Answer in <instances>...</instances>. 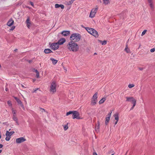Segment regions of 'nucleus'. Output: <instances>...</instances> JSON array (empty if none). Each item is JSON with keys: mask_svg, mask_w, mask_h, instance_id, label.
Wrapping results in <instances>:
<instances>
[{"mask_svg": "<svg viewBox=\"0 0 155 155\" xmlns=\"http://www.w3.org/2000/svg\"><path fill=\"white\" fill-rule=\"evenodd\" d=\"M67 47L69 50L74 52L77 51L78 49V46L77 44L73 41L70 42L68 43Z\"/></svg>", "mask_w": 155, "mask_h": 155, "instance_id": "nucleus-1", "label": "nucleus"}, {"mask_svg": "<svg viewBox=\"0 0 155 155\" xmlns=\"http://www.w3.org/2000/svg\"><path fill=\"white\" fill-rule=\"evenodd\" d=\"M71 114H72V118L73 119L76 118L78 119H81L79 112L76 111H69L67 113L66 116H68Z\"/></svg>", "mask_w": 155, "mask_h": 155, "instance_id": "nucleus-2", "label": "nucleus"}, {"mask_svg": "<svg viewBox=\"0 0 155 155\" xmlns=\"http://www.w3.org/2000/svg\"><path fill=\"white\" fill-rule=\"evenodd\" d=\"M57 84L56 81H52L50 83L49 87V91L50 93L53 94L56 92V88Z\"/></svg>", "mask_w": 155, "mask_h": 155, "instance_id": "nucleus-3", "label": "nucleus"}, {"mask_svg": "<svg viewBox=\"0 0 155 155\" xmlns=\"http://www.w3.org/2000/svg\"><path fill=\"white\" fill-rule=\"evenodd\" d=\"M81 38V35L78 33H74L72 34L71 37L70 39L72 41H78Z\"/></svg>", "mask_w": 155, "mask_h": 155, "instance_id": "nucleus-4", "label": "nucleus"}, {"mask_svg": "<svg viewBox=\"0 0 155 155\" xmlns=\"http://www.w3.org/2000/svg\"><path fill=\"white\" fill-rule=\"evenodd\" d=\"M88 32L95 37H97L98 36L97 32L93 28H88Z\"/></svg>", "mask_w": 155, "mask_h": 155, "instance_id": "nucleus-5", "label": "nucleus"}, {"mask_svg": "<svg viewBox=\"0 0 155 155\" xmlns=\"http://www.w3.org/2000/svg\"><path fill=\"white\" fill-rule=\"evenodd\" d=\"M98 8H93L91 11L89 15V17L92 18L94 17L95 14L97 12Z\"/></svg>", "mask_w": 155, "mask_h": 155, "instance_id": "nucleus-6", "label": "nucleus"}, {"mask_svg": "<svg viewBox=\"0 0 155 155\" xmlns=\"http://www.w3.org/2000/svg\"><path fill=\"white\" fill-rule=\"evenodd\" d=\"M59 45L57 43H54L50 45V47L51 49L53 50L57 49L59 48Z\"/></svg>", "mask_w": 155, "mask_h": 155, "instance_id": "nucleus-7", "label": "nucleus"}, {"mask_svg": "<svg viewBox=\"0 0 155 155\" xmlns=\"http://www.w3.org/2000/svg\"><path fill=\"white\" fill-rule=\"evenodd\" d=\"M25 140L26 139L24 137H20L16 139V142L17 143H20L25 141Z\"/></svg>", "mask_w": 155, "mask_h": 155, "instance_id": "nucleus-8", "label": "nucleus"}, {"mask_svg": "<svg viewBox=\"0 0 155 155\" xmlns=\"http://www.w3.org/2000/svg\"><path fill=\"white\" fill-rule=\"evenodd\" d=\"M112 111H110L108 115V117L106 118V120L105 121V124L106 125L107 124L110 120V118L112 113Z\"/></svg>", "mask_w": 155, "mask_h": 155, "instance_id": "nucleus-9", "label": "nucleus"}, {"mask_svg": "<svg viewBox=\"0 0 155 155\" xmlns=\"http://www.w3.org/2000/svg\"><path fill=\"white\" fill-rule=\"evenodd\" d=\"M126 98L127 101L132 102V103L134 102L136 100L133 97H126Z\"/></svg>", "mask_w": 155, "mask_h": 155, "instance_id": "nucleus-10", "label": "nucleus"}, {"mask_svg": "<svg viewBox=\"0 0 155 155\" xmlns=\"http://www.w3.org/2000/svg\"><path fill=\"white\" fill-rule=\"evenodd\" d=\"M26 23L27 24V26L28 28H30L31 25V23L30 21V18L29 17L26 20Z\"/></svg>", "mask_w": 155, "mask_h": 155, "instance_id": "nucleus-11", "label": "nucleus"}, {"mask_svg": "<svg viewBox=\"0 0 155 155\" xmlns=\"http://www.w3.org/2000/svg\"><path fill=\"white\" fill-rule=\"evenodd\" d=\"M65 41V39L64 38H61L57 42L58 45H62L64 44Z\"/></svg>", "mask_w": 155, "mask_h": 155, "instance_id": "nucleus-12", "label": "nucleus"}, {"mask_svg": "<svg viewBox=\"0 0 155 155\" xmlns=\"http://www.w3.org/2000/svg\"><path fill=\"white\" fill-rule=\"evenodd\" d=\"M14 23V21L12 18L10 19L7 23V25L9 26H11L13 25Z\"/></svg>", "mask_w": 155, "mask_h": 155, "instance_id": "nucleus-13", "label": "nucleus"}, {"mask_svg": "<svg viewBox=\"0 0 155 155\" xmlns=\"http://www.w3.org/2000/svg\"><path fill=\"white\" fill-rule=\"evenodd\" d=\"M55 7L56 8H58L60 7L62 9H63L64 8V6L63 5H59L58 4H56L55 5Z\"/></svg>", "mask_w": 155, "mask_h": 155, "instance_id": "nucleus-14", "label": "nucleus"}, {"mask_svg": "<svg viewBox=\"0 0 155 155\" xmlns=\"http://www.w3.org/2000/svg\"><path fill=\"white\" fill-rule=\"evenodd\" d=\"M70 33L69 31H64L62 32L61 34L64 36H66L68 35Z\"/></svg>", "mask_w": 155, "mask_h": 155, "instance_id": "nucleus-15", "label": "nucleus"}, {"mask_svg": "<svg viewBox=\"0 0 155 155\" xmlns=\"http://www.w3.org/2000/svg\"><path fill=\"white\" fill-rule=\"evenodd\" d=\"M97 93L96 92L93 96L91 99L93 100L96 101H97Z\"/></svg>", "mask_w": 155, "mask_h": 155, "instance_id": "nucleus-16", "label": "nucleus"}, {"mask_svg": "<svg viewBox=\"0 0 155 155\" xmlns=\"http://www.w3.org/2000/svg\"><path fill=\"white\" fill-rule=\"evenodd\" d=\"M148 2L149 3V5L152 9H153L154 6L152 0H148Z\"/></svg>", "mask_w": 155, "mask_h": 155, "instance_id": "nucleus-17", "label": "nucleus"}, {"mask_svg": "<svg viewBox=\"0 0 155 155\" xmlns=\"http://www.w3.org/2000/svg\"><path fill=\"white\" fill-rule=\"evenodd\" d=\"M97 102V101H96L93 100L91 99V102L90 105L92 106H94L96 105Z\"/></svg>", "mask_w": 155, "mask_h": 155, "instance_id": "nucleus-18", "label": "nucleus"}, {"mask_svg": "<svg viewBox=\"0 0 155 155\" xmlns=\"http://www.w3.org/2000/svg\"><path fill=\"white\" fill-rule=\"evenodd\" d=\"M17 103H18V104L20 105L22 107V108H23V110H25V108H24V106L23 105V104H22L21 101L19 99L18 100H17Z\"/></svg>", "mask_w": 155, "mask_h": 155, "instance_id": "nucleus-19", "label": "nucleus"}, {"mask_svg": "<svg viewBox=\"0 0 155 155\" xmlns=\"http://www.w3.org/2000/svg\"><path fill=\"white\" fill-rule=\"evenodd\" d=\"M14 133V131H11L9 132L8 131H7L6 133V135H7L8 136H11Z\"/></svg>", "mask_w": 155, "mask_h": 155, "instance_id": "nucleus-20", "label": "nucleus"}, {"mask_svg": "<svg viewBox=\"0 0 155 155\" xmlns=\"http://www.w3.org/2000/svg\"><path fill=\"white\" fill-rule=\"evenodd\" d=\"M12 118L14 120L16 121L17 124L18 125L19 124L18 121V119L17 117L16 116V115H13Z\"/></svg>", "mask_w": 155, "mask_h": 155, "instance_id": "nucleus-21", "label": "nucleus"}, {"mask_svg": "<svg viewBox=\"0 0 155 155\" xmlns=\"http://www.w3.org/2000/svg\"><path fill=\"white\" fill-rule=\"evenodd\" d=\"M114 117H115V119L116 121H118L119 120V114L118 113H116L114 115Z\"/></svg>", "mask_w": 155, "mask_h": 155, "instance_id": "nucleus-22", "label": "nucleus"}, {"mask_svg": "<svg viewBox=\"0 0 155 155\" xmlns=\"http://www.w3.org/2000/svg\"><path fill=\"white\" fill-rule=\"evenodd\" d=\"M44 52L46 54H48L52 52V51L50 49H45Z\"/></svg>", "mask_w": 155, "mask_h": 155, "instance_id": "nucleus-23", "label": "nucleus"}, {"mask_svg": "<svg viewBox=\"0 0 155 155\" xmlns=\"http://www.w3.org/2000/svg\"><path fill=\"white\" fill-rule=\"evenodd\" d=\"M106 100V98L103 97L102 98L99 102V104H103Z\"/></svg>", "mask_w": 155, "mask_h": 155, "instance_id": "nucleus-24", "label": "nucleus"}, {"mask_svg": "<svg viewBox=\"0 0 155 155\" xmlns=\"http://www.w3.org/2000/svg\"><path fill=\"white\" fill-rule=\"evenodd\" d=\"M124 50L127 53H130V49L128 48L127 45L124 49Z\"/></svg>", "mask_w": 155, "mask_h": 155, "instance_id": "nucleus-25", "label": "nucleus"}, {"mask_svg": "<svg viewBox=\"0 0 155 155\" xmlns=\"http://www.w3.org/2000/svg\"><path fill=\"white\" fill-rule=\"evenodd\" d=\"M50 60H51L52 61V63L54 64H56L58 62L57 60L54 59L53 58H50Z\"/></svg>", "mask_w": 155, "mask_h": 155, "instance_id": "nucleus-26", "label": "nucleus"}, {"mask_svg": "<svg viewBox=\"0 0 155 155\" xmlns=\"http://www.w3.org/2000/svg\"><path fill=\"white\" fill-rule=\"evenodd\" d=\"M68 123H67L65 125H62V126H63V128H64V130H67L68 129Z\"/></svg>", "mask_w": 155, "mask_h": 155, "instance_id": "nucleus-27", "label": "nucleus"}, {"mask_svg": "<svg viewBox=\"0 0 155 155\" xmlns=\"http://www.w3.org/2000/svg\"><path fill=\"white\" fill-rule=\"evenodd\" d=\"M103 3L105 5H107L110 3L109 0H103Z\"/></svg>", "mask_w": 155, "mask_h": 155, "instance_id": "nucleus-28", "label": "nucleus"}, {"mask_svg": "<svg viewBox=\"0 0 155 155\" xmlns=\"http://www.w3.org/2000/svg\"><path fill=\"white\" fill-rule=\"evenodd\" d=\"M74 1V0H70L69 1H68L67 2V5H69L72 4Z\"/></svg>", "mask_w": 155, "mask_h": 155, "instance_id": "nucleus-29", "label": "nucleus"}, {"mask_svg": "<svg viewBox=\"0 0 155 155\" xmlns=\"http://www.w3.org/2000/svg\"><path fill=\"white\" fill-rule=\"evenodd\" d=\"M99 41L101 43L102 45H105L107 44V41L106 40L103 41L99 40Z\"/></svg>", "mask_w": 155, "mask_h": 155, "instance_id": "nucleus-30", "label": "nucleus"}, {"mask_svg": "<svg viewBox=\"0 0 155 155\" xmlns=\"http://www.w3.org/2000/svg\"><path fill=\"white\" fill-rule=\"evenodd\" d=\"M12 110L13 115H16V111L13 108H12Z\"/></svg>", "mask_w": 155, "mask_h": 155, "instance_id": "nucleus-31", "label": "nucleus"}, {"mask_svg": "<svg viewBox=\"0 0 155 155\" xmlns=\"http://www.w3.org/2000/svg\"><path fill=\"white\" fill-rule=\"evenodd\" d=\"M6 135V137L5 139V140L7 141H9L11 138V137L9 136H8L7 135Z\"/></svg>", "mask_w": 155, "mask_h": 155, "instance_id": "nucleus-32", "label": "nucleus"}, {"mask_svg": "<svg viewBox=\"0 0 155 155\" xmlns=\"http://www.w3.org/2000/svg\"><path fill=\"white\" fill-rule=\"evenodd\" d=\"M147 31V30H144L142 33V34L141 35V36H143V35H144L146 33V32Z\"/></svg>", "mask_w": 155, "mask_h": 155, "instance_id": "nucleus-33", "label": "nucleus"}, {"mask_svg": "<svg viewBox=\"0 0 155 155\" xmlns=\"http://www.w3.org/2000/svg\"><path fill=\"white\" fill-rule=\"evenodd\" d=\"M7 104L9 106H12V104L11 102L10 101H7Z\"/></svg>", "mask_w": 155, "mask_h": 155, "instance_id": "nucleus-34", "label": "nucleus"}, {"mask_svg": "<svg viewBox=\"0 0 155 155\" xmlns=\"http://www.w3.org/2000/svg\"><path fill=\"white\" fill-rule=\"evenodd\" d=\"M134 84H129L128 87L130 88H131L134 87Z\"/></svg>", "mask_w": 155, "mask_h": 155, "instance_id": "nucleus-35", "label": "nucleus"}, {"mask_svg": "<svg viewBox=\"0 0 155 155\" xmlns=\"http://www.w3.org/2000/svg\"><path fill=\"white\" fill-rule=\"evenodd\" d=\"M136 100L134 101V102H133L132 103L133 104V107H134L136 105Z\"/></svg>", "mask_w": 155, "mask_h": 155, "instance_id": "nucleus-36", "label": "nucleus"}, {"mask_svg": "<svg viewBox=\"0 0 155 155\" xmlns=\"http://www.w3.org/2000/svg\"><path fill=\"white\" fill-rule=\"evenodd\" d=\"M136 100L134 101V102H133L132 103L133 104V107H134L136 105Z\"/></svg>", "mask_w": 155, "mask_h": 155, "instance_id": "nucleus-37", "label": "nucleus"}, {"mask_svg": "<svg viewBox=\"0 0 155 155\" xmlns=\"http://www.w3.org/2000/svg\"><path fill=\"white\" fill-rule=\"evenodd\" d=\"M155 51V48H153L150 49V51L151 52H153Z\"/></svg>", "mask_w": 155, "mask_h": 155, "instance_id": "nucleus-38", "label": "nucleus"}, {"mask_svg": "<svg viewBox=\"0 0 155 155\" xmlns=\"http://www.w3.org/2000/svg\"><path fill=\"white\" fill-rule=\"evenodd\" d=\"M40 110L42 112H45V109H44L41 108L40 109Z\"/></svg>", "mask_w": 155, "mask_h": 155, "instance_id": "nucleus-39", "label": "nucleus"}, {"mask_svg": "<svg viewBox=\"0 0 155 155\" xmlns=\"http://www.w3.org/2000/svg\"><path fill=\"white\" fill-rule=\"evenodd\" d=\"M15 26H12L10 30L11 31L15 29Z\"/></svg>", "mask_w": 155, "mask_h": 155, "instance_id": "nucleus-40", "label": "nucleus"}, {"mask_svg": "<svg viewBox=\"0 0 155 155\" xmlns=\"http://www.w3.org/2000/svg\"><path fill=\"white\" fill-rule=\"evenodd\" d=\"M38 89V88H36L34 89H33V91H32L33 93L35 92L36 91H37Z\"/></svg>", "mask_w": 155, "mask_h": 155, "instance_id": "nucleus-41", "label": "nucleus"}, {"mask_svg": "<svg viewBox=\"0 0 155 155\" xmlns=\"http://www.w3.org/2000/svg\"><path fill=\"white\" fill-rule=\"evenodd\" d=\"M39 72L36 74V77H37V78H39Z\"/></svg>", "mask_w": 155, "mask_h": 155, "instance_id": "nucleus-42", "label": "nucleus"}, {"mask_svg": "<svg viewBox=\"0 0 155 155\" xmlns=\"http://www.w3.org/2000/svg\"><path fill=\"white\" fill-rule=\"evenodd\" d=\"M138 68L139 70H140V71H142L143 69V68L139 67V68Z\"/></svg>", "mask_w": 155, "mask_h": 155, "instance_id": "nucleus-43", "label": "nucleus"}, {"mask_svg": "<svg viewBox=\"0 0 155 155\" xmlns=\"http://www.w3.org/2000/svg\"><path fill=\"white\" fill-rule=\"evenodd\" d=\"M30 4L31 5V6H34V4H33V3L32 2H30Z\"/></svg>", "mask_w": 155, "mask_h": 155, "instance_id": "nucleus-44", "label": "nucleus"}, {"mask_svg": "<svg viewBox=\"0 0 155 155\" xmlns=\"http://www.w3.org/2000/svg\"><path fill=\"white\" fill-rule=\"evenodd\" d=\"M99 127H100V124H98V125H97V127H96V128H97V129H98L99 128Z\"/></svg>", "mask_w": 155, "mask_h": 155, "instance_id": "nucleus-45", "label": "nucleus"}, {"mask_svg": "<svg viewBox=\"0 0 155 155\" xmlns=\"http://www.w3.org/2000/svg\"><path fill=\"white\" fill-rule=\"evenodd\" d=\"M35 72L36 73H37L39 72L37 70H35Z\"/></svg>", "mask_w": 155, "mask_h": 155, "instance_id": "nucleus-46", "label": "nucleus"}, {"mask_svg": "<svg viewBox=\"0 0 155 155\" xmlns=\"http://www.w3.org/2000/svg\"><path fill=\"white\" fill-rule=\"evenodd\" d=\"M3 146L2 144H0V148H2L3 147Z\"/></svg>", "mask_w": 155, "mask_h": 155, "instance_id": "nucleus-47", "label": "nucleus"}, {"mask_svg": "<svg viewBox=\"0 0 155 155\" xmlns=\"http://www.w3.org/2000/svg\"><path fill=\"white\" fill-rule=\"evenodd\" d=\"M14 98L16 100V101H17V100H18L19 99L17 97H14Z\"/></svg>", "mask_w": 155, "mask_h": 155, "instance_id": "nucleus-48", "label": "nucleus"}, {"mask_svg": "<svg viewBox=\"0 0 155 155\" xmlns=\"http://www.w3.org/2000/svg\"><path fill=\"white\" fill-rule=\"evenodd\" d=\"M93 155H97L96 153H94Z\"/></svg>", "mask_w": 155, "mask_h": 155, "instance_id": "nucleus-49", "label": "nucleus"}, {"mask_svg": "<svg viewBox=\"0 0 155 155\" xmlns=\"http://www.w3.org/2000/svg\"><path fill=\"white\" fill-rule=\"evenodd\" d=\"M118 121H116V122L115 123V125H116L117 124Z\"/></svg>", "mask_w": 155, "mask_h": 155, "instance_id": "nucleus-50", "label": "nucleus"}, {"mask_svg": "<svg viewBox=\"0 0 155 155\" xmlns=\"http://www.w3.org/2000/svg\"><path fill=\"white\" fill-rule=\"evenodd\" d=\"M18 49H15L14 50V51H15V52H16L17 51Z\"/></svg>", "mask_w": 155, "mask_h": 155, "instance_id": "nucleus-51", "label": "nucleus"}, {"mask_svg": "<svg viewBox=\"0 0 155 155\" xmlns=\"http://www.w3.org/2000/svg\"><path fill=\"white\" fill-rule=\"evenodd\" d=\"M21 86H22L23 87H25L24 86L23 84H21Z\"/></svg>", "mask_w": 155, "mask_h": 155, "instance_id": "nucleus-52", "label": "nucleus"}, {"mask_svg": "<svg viewBox=\"0 0 155 155\" xmlns=\"http://www.w3.org/2000/svg\"><path fill=\"white\" fill-rule=\"evenodd\" d=\"M84 28L87 31V27H85Z\"/></svg>", "mask_w": 155, "mask_h": 155, "instance_id": "nucleus-53", "label": "nucleus"}, {"mask_svg": "<svg viewBox=\"0 0 155 155\" xmlns=\"http://www.w3.org/2000/svg\"><path fill=\"white\" fill-rule=\"evenodd\" d=\"M134 107L132 106V107L131 108L130 110L133 109L134 108Z\"/></svg>", "mask_w": 155, "mask_h": 155, "instance_id": "nucleus-54", "label": "nucleus"}, {"mask_svg": "<svg viewBox=\"0 0 155 155\" xmlns=\"http://www.w3.org/2000/svg\"><path fill=\"white\" fill-rule=\"evenodd\" d=\"M81 27L83 28H84L85 27H84L83 25H81Z\"/></svg>", "mask_w": 155, "mask_h": 155, "instance_id": "nucleus-55", "label": "nucleus"}, {"mask_svg": "<svg viewBox=\"0 0 155 155\" xmlns=\"http://www.w3.org/2000/svg\"><path fill=\"white\" fill-rule=\"evenodd\" d=\"M35 81V79H33V82H34Z\"/></svg>", "mask_w": 155, "mask_h": 155, "instance_id": "nucleus-56", "label": "nucleus"}, {"mask_svg": "<svg viewBox=\"0 0 155 155\" xmlns=\"http://www.w3.org/2000/svg\"><path fill=\"white\" fill-rule=\"evenodd\" d=\"M2 152V150H0V153H1Z\"/></svg>", "mask_w": 155, "mask_h": 155, "instance_id": "nucleus-57", "label": "nucleus"}, {"mask_svg": "<svg viewBox=\"0 0 155 155\" xmlns=\"http://www.w3.org/2000/svg\"><path fill=\"white\" fill-rule=\"evenodd\" d=\"M8 89H7L6 88V89H5V90H6V91H8Z\"/></svg>", "mask_w": 155, "mask_h": 155, "instance_id": "nucleus-58", "label": "nucleus"}, {"mask_svg": "<svg viewBox=\"0 0 155 155\" xmlns=\"http://www.w3.org/2000/svg\"><path fill=\"white\" fill-rule=\"evenodd\" d=\"M97 54V53H95L94 54V55H95V54Z\"/></svg>", "mask_w": 155, "mask_h": 155, "instance_id": "nucleus-59", "label": "nucleus"}, {"mask_svg": "<svg viewBox=\"0 0 155 155\" xmlns=\"http://www.w3.org/2000/svg\"><path fill=\"white\" fill-rule=\"evenodd\" d=\"M99 2H101V0H99Z\"/></svg>", "mask_w": 155, "mask_h": 155, "instance_id": "nucleus-60", "label": "nucleus"}, {"mask_svg": "<svg viewBox=\"0 0 155 155\" xmlns=\"http://www.w3.org/2000/svg\"><path fill=\"white\" fill-rule=\"evenodd\" d=\"M1 135H0V139H1Z\"/></svg>", "mask_w": 155, "mask_h": 155, "instance_id": "nucleus-61", "label": "nucleus"}, {"mask_svg": "<svg viewBox=\"0 0 155 155\" xmlns=\"http://www.w3.org/2000/svg\"><path fill=\"white\" fill-rule=\"evenodd\" d=\"M111 155H114V153L112 154Z\"/></svg>", "mask_w": 155, "mask_h": 155, "instance_id": "nucleus-62", "label": "nucleus"}, {"mask_svg": "<svg viewBox=\"0 0 155 155\" xmlns=\"http://www.w3.org/2000/svg\"><path fill=\"white\" fill-rule=\"evenodd\" d=\"M31 62V61H29V62Z\"/></svg>", "mask_w": 155, "mask_h": 155, "instance_id": "nucleus-63", "label": "nucleus"}]
</instances>
